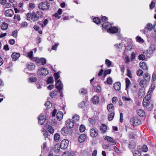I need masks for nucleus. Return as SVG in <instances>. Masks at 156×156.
<instances>
[{"label":"nucleus","instance_id":"f257e3e1","mask_svg":"<svg viewBox=\"0 0 156 156\" xmlns=\"http://www.w3.org/2000/svg\"><path fill=\"white\" fill-rule=\"evenodd\" d=\"M50 6V4L49 3L45 2H41L39 4L38 7L40 9L44 11L48 9Z\"/></svg>","mask_w":156,"mask_h":156},{"label":"nucleus","instance_id":"f03ea898","mask_svg":"<svg viewBox=\"0 0 156 156\" xmlns=\"http://www.w3.org/2000/svg\"><path fill=\"white\" fill-rule=\"evenodd\" d=\"M34 15V21H36L40 18H42L43 13L41 11H37L36 12L33 13Z\"/></svg>","mask_w":156,"mask_h":156},{"label":"nucleus","instance_id":"7ed1b4c3","mask_svg":"<svg viewBox=\"0 0 156 156\" xmlns=\"http://www.w3.org/2000/svg\"><path fill=\"white\" fill-rule=\"evenodd\" d=\"M130 123L133 126H137L141 124V121L136 117H133L130 119Z\"/></svg>","mask_w":156,"mask_h":156},{"label":"nucleus","instance_id":"20e7f679","mask_svg":"<svg viewBox=\"0 0 156 156\" xmlns=\"http://www.w3.org/2000/svg\"><path fill=\"white\" fill-rule=\"evenodd\" d=\"M103 138L105 140H107L108 142L111 143L112 145H114L116 144V140L111 137L107 136H103Z\"/></svg>","mask_w":156,"mask_h":156},{"label":"nucleus","instance_id":"39448f33","mask_svg":"<svg viewBox=\"0 0 156 156\" xmlns=\"http://www.w3.org/2000/svg\"><path fill=\"white\" fill-rule=\"evenodd\" d=\"M69 142V141L67 140L64 139L62 140L60 143L61 148L62 149H66L68 146Z\"/></svg>","mask_w":156,"mask_h":156},{"label":"nucleus","instance_id":"423d86ee","mask_svg":"<svg viewBox=\"0 0 156 156\" xmlns=\"http://www.w3.org/2000/svg\"><path fill=\"white\" fill-rule=\"evenodd\" d=\"M75 122L72 119H68L66 122V127L69 129L73 128Z\"/></svg>","mask_w":156,"mask_h":156},{"label":"nucleus","instance_id":"0eeeda50","mask_svg":"<svg viewBox=\"0 0 156 156\" xmlns=\"http://www.w3.org/2000/svg\"><path fill=\"white\" fill-rule=\"evenodd\" d=\"M56 82V88L58 90L59 92H60L63 89V85L61 83L60 80H58Z\"/></svg>","mask_w":156,"mask_h":156},{"label":"nucleus","instance_id":"6e6552de","mask_svg":"<svg viewBox=\"0 0 156 156\" xmlns=\"http://www.w3.org/2000/svg\"><path fill=\"white\" fill-rule=\"evenodd\" d=\"M37 73L40 75H46L48 73V70L44 68H41L39 69L37 71Z\"/></svg>","mask_w":156,"mask_h":156},{"label":"nucleus","instance_id":"1a4fd4ad","mask_svg":"<svg viewBox=\"0 0 156 156\" xmlns=\"http://www.w3.org/2000/svg\"><path fill=\"white\" fill-rule=\"evenodd\" d=\"M153 26L152 24L148 23L147 24V26L145 27L143 30V33L145 34L148 32V30L151 31L152 30Z\"/></svg>","mask_w":156,"mask_h":156},{"label":"nucleus","instance_id":"9d476101","mask_svg":"<svg viewBox=\"0 0 156 156\" xmlns=\"http://www.w3.org/2000/svg\"><path fill=\"white\" fill-rule=\"evenodd\" d=\"M46 120V117L43 115H41L38 117V122L41 125L44 124Z\"/></svg>","mask_w":156,"mask_h":156},{"label":"nucleus","instance_id":"9b49d317","mask_svg":"<svg viewBox=\"0 0 156 156\" xmlns=\"http://www.w3.org/2000/svg\"><path fill=\"white\" fill-rule=\"evenodd\" d=\"M90 132V135L92 137H96L98 134V130L94 128L91 129Z\"/></svg>","mask_w":156,"mask_h":156},{"label":"nucleus","instance_id":"f8f14e48","mask_svg":"<svg viewBox=\"0 0 156 156\" xmlns=\"http://www.w3.org/2000/svg\"><path fill=\"white\" fill-rule=\"evenodd\" d=\"M13 14V11L11 9H8L5 11V15L7 17H12Z\"/></svg>","mask_w":156,"mask_h":156},{"label":"nucleus","instance_id":"ddd939ff","mask_svg":"<svg viewBox=\"0 0 156 156\" xmlns=\"http://www.w3.org/2000/svg\"><path fill=\"white\" fill-rule=\"evenodd\" d=\"M67 127H64L62 128L61 130V133L64 136L67 135L69 133V130Z\"/></svg>","mask_w":156,"mask_h":156},{"label":"nucleus","instance_id":"4468645a","mask_svg":"<svg viewBox=\"0 0 156 156\" xmlns=\"http://www.w3.org/2000/svg\"><path fill=\"white\" fill-rule=\"evenodd\" d=\"M145 94V92L144 89L140 88L139 89L138 92V95L139 97L140 98L144 97V96Z\"/></svg>","mask_w":156,"mask_h":156},{"label":"nucleus","instance_id":"2eb2a0df","mask_svg":"<svg viewBox=\"0 0 156 156\" xmlns=\"http://www.w3.org/2000/svg\"><path fill=\"white\" fill-rule=\"evenodd\" d=\"M118 31V29L115 27H113L110 28L109 30H107L108 32H109L110 33H115Z\"/></svg>","mask_w":156,"mask_h":156},{"label":"nucleus","instance_id":"dca6fc26","mask_svg":"<svg viewBox=\"0 0 156 156\" xmlns=\"http://www.w3.org/2000/svg\"><path fill=\"white\" fill-rule=\"evenodd\" d=\"M20 56V54L19 53L14 52L12 55V58L14 61L17 60Z\"/></svg>","mask_w":156,"mask_h":156},{"label":"nucleus","instance_id":"f3484780","mask_svg":"<svg viewBox=\"0 0 156 156\" xmlns=\"http://www.w3.org/2000/svg\"><path fill=\"white\" fill-rule=\"evenodd\" d=\"M86 138V135L85 134H82L79 137V141L80 143H82L85 140Z\"/></svg>","mask_w":156,"mask_h":156},{"label":"nucleus","instance_id":"a211bd4d","mask_svg":"<svg viewBox=\"0 0 156 156\" xmlns=\"http://www.w3.org/2000/svg\"><path fill=\"white\" fill-rule=\"evenodd\" d=\"M121 83L120 82H117L114 84V87L116 91H119L120 89Z\"/></svg>","mask_w":156,"mask_h":156},{"label":"nucleus","instance_id":"6ab92c4d","mask_svg":"<svg viewBox=\"0 0 156 156\" xmlns=\"http://www.w3.org/2000/svg\"><path fill=\"white\" fill-rule=\"evenodd\" d=\"M136 144L133 140H131L129 142V147L130 149H134L136 147Z\"/></svg>","mask_w":156,"mask_h":156},{"label":"nucleus","instance_id":"aec40b11","mask_svg":"<svg viewBox=\"0 0 156 156\" xmlns=\"http://www.w3.org/2000/svg\"><path fill=\"white\" fill-rule=\"evenodd\" d=\"M111 26L110 23L108 22L105 23L102 25V27L103 28L105 29H108V30L109 29Z\"/></svg>","mask_w":156,"mask_h":156},{"label":"nucleus","instance_id":"412c9836","mask_svg":"<svg viewBox=\"0 0 156 156\" xmlns=\"http://www.w3.org/2000/svg\"><path fill=\"white\" fill-rule=\"evenodd\" d=\"M56 116L58 120H61L63 116V113L61 112H58Z\"/></svg>","mask_w":156,"mask_h":156},{"label":"nucleus","instance_id":"4be33fe9","mask_svg":"<svg viewBox=\"0 0 156 156\" xmlns=\"http://www.w3.org/2000/svg\"><path fill=\"white\" fill-rule=\"evenodd\" d=\"M144 80H145L147 82H148L150 80V76L147 73H145L144 74V76H143Z\"/></svg>","mask_w":156,"mask_h":156},{"label":"nucleus","instance_id":"5701e85b","mask_svg":"<svg viewBox=\"0 0 156 156\" xmlns=\"http://www.w3.org/2000/svg\"><path fill=\"white\" fill-rule=\"evenodd\" d=\"M93 102L94 104H98L99 102V98L98 96H95L93 98Z\"/></svg>","mask_w":156,"mask_h":156},{"label":"nucleus","instance_id":"b1692460","mask_svg":"<svg viewBox=\"0 0 156 156\" xmlns=\"http://www.w3.org/2000/svg\"><path fill=\"white\" fill-rule=\"evenodd\" d=\"M27 18L28 20H32L34 21V15L33 13H29L27 15Z\"/></svg>","mask_w":156,"mask_h":156},{"label":"nucleus","instance_id":"393cba45","mask_svg":"<svg viewBox=\"0 0 156 156\" xmlns=\"http://www.w3.org/2000/svg\"><path fill=\"white\" fill-rule=\"evenodd\" d=\"M140 66L144 70H145L147 69V67L146 63L144 62H140Z\"/></svg>","mask_w":156,"mask_h":156},{"label":"nucleus","instance_id":"a878e982","mask_svg":"<svg viewBox=\"0 0 156 156\" xmlns=\"http://www.w3.org/2000/svg\"><path fill=\"white\" fill-rule=\"evenodd\" d=\"M35 66L33 63H30L28 64L27 66V69L30 70H33L35 68Z\"/></svg>","mask_w":156,"mask_h":156},{"label":"nucleus","instance_id":"bb28decb","mask_svg":"<svg viewBox=\"0 0 156 156\" xmlns=\"http://www.w3.org/2000/svg\"><path fill=\"white\" fill-rule=\"evenodd\" d=\"M80 117L78 115H75L73 116L72 120L75 122H77L79 120Z\"/></svg>","mask_w":156,"mask_h":156},{"label":"nucleus","instance_id":"cd10ccee","mask_svg":"<svg viewBox=\"0 0 156 156\" xmlns=\"http://www.w3.org/2000/svg\"><path fill=\"white\" fill-rule=\"evenodd\" d=\"M137 112L138 115L140 116H143L145 115V113L143 110L140 109L137 110Z\"/></svg>","mask_w":156,"mask_h":156},{"label":"nucleus","instance_id":"c85d7f7f","mask_svg":"<svg viewBox=\"0 0 156 156\" xmlns=\"http://www.w3.org/2000/svg\"><path fill=\"white\" fill-rule=\"evenodd\" d=\"M107 108L109 112H112L114 108L113 105L112 104H108L107 106Z\"/></svg>","mask_w":156,"mask_h":156},{"label":"nucleus","instance_id":"c756f323","mask_svg":"<svg viewBox=\"0 0 156 156\" xmlns=\"http://www.w3.org/2000/svg\"><path fill=\"white\" fill-rule=\"evenodd\" d=\"M8 26V25L7 23H3L1 25V28L2 30H5L7 29Z\"/></svg>","mask_w":156,"mask_h":156},{"label":"nucleus","instance_id":"7c9ffc66","mask_svg":"<svg viewBox=\"0 0 156 156\" xmlns=\"http://www.w3.org/2000/svg\"><path fill=\"white\" fill-rule=\"evenodd\" d=\"M147 82L144 80H141L140 82V85L142 87H144L146 86Z\"/></svg>","mask_w":156,"mask_h":156},{"label":"nucleus","instance_id":"2f4dec72","mask_svg":"<svg viewBox=\"0 0 156 156\" xmlns=\"http://www.w3.org/2000/svg\"><path fill=\"white\" fill-rule=\"evenodd\" d=\"M100 129L102 133H104L106 132L107 129V126L104 124H103L101 126Z\"/></svg>","mask_w":156,"mask_h":156},{"label":"nucleus","instance_id":"473e14b6","mask_svg":"<svg viewBox=\"0 0 156 156\" xmlns=\"http://www.w3.org/2000/svg\"><path fill=\"white\" fill-rule=\"evenodd\" d=\"M156 50V47L155 45L151 44L150 48V51L152 53H154Z\"/></svg>","mask_w":156,"mask_h":156},{"label":"nucleus","instance_id":"72a5a7b5","mask_svg":"<svg viewBox=\"0 0 156 156\" xmlns=\"http://www.w3.org/2000/svg\"><path fill=\"white\" fill-rule=\"evenodd\" d=\"M140 151V150L139 149L134 151L133 153L134 156H141Z\"/></svg>","mask_w":156,"mask_h":156},{"label":"nucleus","instance_id":"f704fd0d","mask_svg":"<svg viewBox=\"0 0 156 156\" xmlns=\"http://www.w3.org/2000/svg\"><path fill=\"white\" fill-rule=\"evenodd\" d=\"M60 135L59 133H56L55 134L54 136V139L56 141H58L60 138Z\"/></svg>","mask_w":156,"mask_h":156},{"label":"nucleus","instance_id":"c9c22d12","mask_svg":"<svg viewBox=\"0 0 156 156\" xmlns=\"http://www.w3.org/2000/svg\"><path fill=\"white\" fill-rule=\"evenodd\" d=\"M155 88V85L154 84H152L150 88L149 91L148 92V93L150 94L151 92L153 91Z\"/></svg>","mask_w":156,"mask_h":156},{"label":"nucleus","instance_id":"e433bc0d","mask_svg":"<svg viewBox=\"0 0 156 156\" xmlns=\"http://www.w3.org/2000/svg\"><path fill=\"white\" fill-rule=\"evenodd\" d=\"M126 88H127L130 85V82L128 78L126 79Z\"/></svg>","mask_w":156,"mask_h":156},{"label":"nucleus","instance_id":"4c0bfd02","mask_svg":"<svg viewBox=\"0 0 156 156\" xmlns=\"http://www.w3.org/2000/svg\"><path fill=\"white\" fill-rule=\"evenodd\" d=\"M86 129V128L85 126L83 125H81L79 128V130L81 132H84Z\"/></svg>","mask_w":156,"mask_h":156},{"label":"nucleus","instance_id":"58836bf2","mask_svg":"<svg viewBox=\"0 0 156 156\" xmlns=\"http://www.w3.org/2000/svg\"><path fill=\"white\" fill-rule=\"evenodd\" d=\"M54 76L55 79V82H57L58 80L60 78V75L58 73H55L54 74Z\"/></svg>","mask_w":156,"mask_h":156},{"label":"nucleus","instance_id":"ea45409f","mask_svg":"<svg viewBox=\"0 0 156 156\" xmlns=\"http://www.w3.org/2000/svg\"><path fill=\"white\" fill-rule=\"evenodd\" d=\"M48 129L49 132L51 133H53L54 132V129L50 125H49L48 126Z\"/></svg>","mask_w":156,"mask_h":156},{"label":"nucleus","instance_id":"a19ab883","mask_svg":"<svg viewBox=\"0 0 156 156\" xmlns=\"http://www.w3.org/2000/svg\"><path fill=\"white\" fill-rule=\"evenodd\" d=\"M114 116V113L113 112H112L109 115L108 119L109 121H111L113 118Z\"/></svg>","mask_w":156,"mask_h":156},{"label":"nucleus","instance_id":"79ce46f5","mask_svg":"<svg viewBox=\"0 0 156 156\" xmlns=\"http://www.w3.org/2000/svg\"><path fill=\"white\" fill-rule=\"evenodd\" d=\"M40 62H41L43 65H45L46 63V60L44 58H41L39 60Z\"/></svg>","mask_w":156,"mask_h":156},{"label":"nucleus","instance_id":"37998d69","mask_svg":"<svg viewBox=\"0 0 156 156\" xmlns=\"http://www.w3.org/2000/svg\"><path fill=\"white\" fill-rule=\"evenodd\" d=\"M93 21L97 24H98L100 23L101 21L100 19L98 17H95L93 19Z\"/></svg>","mask_w":156,"mask_h":156},{"label":"nucleus","instance_id":"c03bdc74","mask_svg":"<svg viewBox=\"0 0 156 156\" xmlns=\"http://www.w3.org/2000/svg\"><path fill=\"white\" fill-rule=\"evenodd\" d=\"M57 91L56 90L52 92L50 94L51 97L52 98H55L57 94Z\"/></svg>","mask_w":156,"mask_h":156},{"label":"nucleus","instance_id":"a18cd8bd","mask_svg":"<svg viewBox=\"0 0 156 156\" xmlns=\"http://www.w3.org/2000/svg\"><path fill=\"white\" fill-rule=\"evenodd\" d=\"M45 105L47 108H50L52 105L50 101H48L45 103Z\"/></svg>","mask_w":156,"mask_h":156},{"label":"nucleus","instance_id":"49530a36","mask_svg":"<svg viewBox=\"0 0 156 156\" xmlns=\"http://www.w3.org/2000/svg\"><path fill=\"white\" fill-rule=\"evenodd\" d=\"M143 72L142 70L141 69H139L136 72V74L137 75L139 76H142L143 75Z\"/></svg>","mask_w":156,"mask_h":156},{"label":"nucleus","instance_id":"de8ad7c7","mask_svg":"<svg viewBox=\"0 0 156 156\" xmlns=\"http://www.w3.org/2000/svg\"><path fill=\"white\" fill-rule=\"evenodd\" d=\"M62 156H73L72 154L69 151L65 152L62 154Z\"/></svg>","mask_w":156,"mask_h":156},{"label":"nucleus","instance_id":"09e8293b","mask_svg":"<svg viewBox=\"0 0 156 156\" xmlns=\"http://www.w3.org/2000/svg\"><path fill=\"white\" fill-rule=\"evenodd\" d=\"M54 80L53 77L52 76L49 77L47 80V82L48 83H53Z\"/></svg>","mask_w":156,"mask_h":156},{"label":"nucleus","instance_id":"8fccbe9b","mask_svg":"<svg viewBox=\"0 0 156 156\" xmlns=\"http://www.w3.org/2000/svg\"><path fill=\"white\" fill-rule=\"evenodd\" d=\"M59 145L58 144H57L55 145V147L54 149V151L56 153H58L59 150Z\"/></svg>","mask_w":156,"mask_h":156},{"label":"nucleus","instance_id":"3c124183","mask_svg":"<svg viewBox=\"0 0 156 156\" xmlns=\"http://www.w3.org/2000/svg\"><path fill=\"white\" fill-rule=\"evenodd\" d=\"M106 82L108 84H112V78L108 77L107 79Z\"/></svg>","mask_w":156,"mask_h":156},{"label":"nucleus","instance_id":"603ef678","mask_svg":"<svg viewBox=\"0 0 156 156\" xmlns=\"http://www.w3.org/2000/svg\"><path fill=\"white\" fill-rule=\"evenodd\" d=\"M148 94L144 98V100L145 101L147 100L149 101V100L150 99L151 97V95L150 93H148Z\"/></svg>","mask_w":156,"mask_h":156},{"label":"nucleus","instance_id":"864d4df0","mask_svg":"<svg viewBox=\"0 0 156 156\" xmlns=\"http://www.w3.org/2000/svg\"><path fill=\"white\" fill-rule=\"evenodd\" d=\"M48 20L47 19H45L44 20L43 22V24H42L41 25V27L43 28L44 27H45L48 24Z\"/></svg>","mask_w":156,"mask_h":156},{"label":"nucleus","instance_id":"5fc2aeb1","mask_svg":"<svg viewBox=\"0 0 156 156\" xmlns=\"http://www.w3.org/2000/svg\"><path fill=\"white\" fill-rule=\"evenodd\" d=\"M111 70L108 69L107 70H105L104 73V76L105 77L107 75L110 74Z\"/></svg>","mask_w":156,"mask_h":156},{"label":"nucleus","instance_id":"6e6d98bb","mask_svg":"<svg viewBox=\"0 0 156 156\" xmlns=\"http://www.w3.org/2000/svg\"><path fill=\"white\" fill-rule=\"evenodd\" d=\"M138 58L140 60H144L145 58V56L144 55L141 54L138 56Z\"/></svg>","mask_w":156,"mask_h":156},{"label":"nucleus","instance_id":"4d7b16f0","mask_svg":"<svg viewBox=\"0 0 156 156\" xmlns=\"http://www.w3.org/2000/svg\"><path fill=\"white\" fill-rule=\"evenodd\" d=\"M105 63L107 66L108 67L110 66L112 64L111 62L108 59H106L105 60Z\"/></svg>","mask_w":156,"mask_h":156},{"label":"nucleus","instance_id":"13d9d810","mask_svg":"<svg viewBox=\"0 0 156 156\" xmlns=\"http://www.w3.org/2000/svg\"><path fill=\"white\" fill-rule=\"evenodd\" d=\"M13 18L14 19H16L18 21H20L21 20L20 16L18 14L15 15Z\"/></svg>","mask_w":156,"mask_h":156},{"label":"nucleus","instance_id":"bf43d9fd","mask_svg":"<svg viewBox=\"0 0 156 156\" xmlns=\"http://www.w3.org/2000/svg\"><path fill=\"white\" fill-rule=\"evenodd\" d=\"M80 93L83 94H85L87 93L86 90L84 89H82L81 91H79Z\"/></svg>","mask_w":156,"mask_h":156},{"label":"nucleus","instance_id":"052dcab7","mask_svg":"<svg viewBox=\"0 0 156 156\" xmlns=\"http://www.w3.org/2000/svg\"><path fill=\"white\" fill-rule=\"evenodd\" d=\"M155 3L153 1H152L150 5V8L151 9H153L155 6Z\"/></svg>","mask_w":156,"mask_h":156},{"label":"nucleus","instance_id":"680f3d73","mask_svg":"<svg viewBox=\"0 0 156 156\" xmlns=\"http://www.w3.org/2000/svg\"><path fill=\"white\" fill-rule=\"evenodd\" d=\"M127 76L129 78L132 77V74L131 71L129 69H127Z\"/></svg>","mask_w":156,"mask_h":156},{"label":"nucleus","instance_id":"e2e57ef3","mask_svg":"<svg viewBox=\"0 0 156 156\" xmlns=\"http://www.w3.org/2000/svg\"><path fill=\"white\" fill-rule=\"evenodd\" d=\"M18 31L17 30H15L12 32V35L14 37L16 38L17 37Z\"/></svg>","mask_w":156,"mask_h":156},{"label":"nucleus","instance_id":"0e129e2a","mask_svg":"<svg viewBox=\"0 0 156 156\" xmlns=\"http://www.w3.org/2000/svg\"><path fill=\"white\" fill-rule=\"evenodd\" d=\"M33 52L32 51H30L29 52L27 53V55L28 57L30 58H32Z\"/></svg>","mask_w":156,"mask_h":156},{"label":"nucleus","instance_id":"69168bd1","mask_svg":"<svg viewBox=\"0 0 156 156\" xmlns=\"http://www.w3.org/2000/svg\"><path fill=\"white\" fill-rule=\"evenodd\" d=\"M136 39L137 41L140 42H143L144 41L143 39H142L141 37H136Z\"/></svg>","mask_w":156,"mask_h":156},{"label":"nucleus","instance_id":"338daca9","mask_svg":"<svg viewBox=\"0 0 156 156\" xmlns=\"http://www.w3.org/2000/svg\"><path fill=\"white\" fill-rule=\"evenodd\" d=\"M135 58V55L134 52H133L132 53L131 56V61L133 60Z\"/></svg>","mask_w":156,"mask_h":156},{"label":"nucleus","instance_id":"774afa93","mask_svg":"<svg viewBox=\"0 0 156 156\" xmlns=\"http://www.w3.org/2000/svg\"><path fill=\"white\" fill-rule=\"evenodd\" d=\"M117 101V98L116 97H113L112 99V101L113 103H115Z\"/></svg>","mask_w":156,"mask_h":156}]
</instances>
